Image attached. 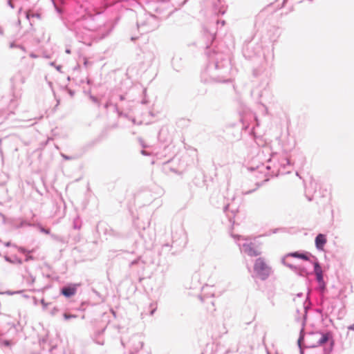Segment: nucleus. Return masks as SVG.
I'll return each instance as SVG.
<instances>
[{"label": "nucleus", "instance_id": "obj_15", "mask_svg": "<svg viewBox=\"0 0 354 354\" xmlns=\"http://www.w3.org/2000/svg\"><path fill=\"white\" fill-rule=\"evenodd\" d=\"M4 259L6 261L10 263H12V264H22L23 261L21 259L18 258L16 256H14L12 257H8V256H5L4 257Z\"/></svg>", "mask_w": 354, "mask_h": 354}, {"label": "nucleus", "instance_id": "obj_33", "mask_svg": "<svg viewBox=\"0 0 354 354\" xmlns=\"http://www.w3.org/2000/svg\"><path fill=\"white\" fill-rule=\"evenodd\" d=\"M41 231L42 232H44L45 234H49V233H50L49 230H46V229L43 228V227H41Z\"/></svg>", "mask_w": 354, "mask_h": 354}, {"label": "nucleus", "instance_id": "obj_50", "mask_svg": "<svg viewBox=\"0 0 354 354\" xmlns=\"http://www.w3.org/2000/svg\"><path fill=\"white\" fill-rule=\"evenodd\" d=\"M273 58H274V54H273V53H272V57H271V59H273Z\"/></svg>", "mask_w": 354, "mask_h": 354}, {"label": "nucleus", "instance_id": "obj_47", "mask_svg": "<svg viewBox=\"0 0 354 354\" xmlns=\"http://www.w3.org/2000/svg\"><path fill=\"white\" fill-rule=\"evenodd\" d=\"M60 68H61V66H57V69L58 71H59V70H60Z\"/></svg>", "mask_w": 354, "mask_h": 354}, {"label": "nucleus", "instance_id": "obj_45", "mask_svg": "<svg viewBox=\"0 0 354 354\" xmlns=\"http://www.w3.org/2000/svg\"><path fill=\"white\" fill-rule=\"evenodd\" d=\"M66 53L69 54V53H71V50L69 49H66Z\"/></svg>", "mask_w": 354, "mask_h": 354}, {"label": "nucleus", "instance_id": "obj_5", "mask_svg": "<svg viewBox=\"0 0 354 354\" xmlns=\"http://www.w3.org/2000/svg\"><path fill=\"white\" fill-rule=\"evenodd\" d=\"M233 237L241 252H244L250 257H257L261 254V252L256 248L255 245L252 242H249L248 239L239 235H233Z\"/></svg>", "mask_w": 354, "mask_h": 354}, {"label": "nucleus", "instance_id": "obj_27", "mask_svg": "<svg viewBox=\"0 0 354 354\" xmlns=\"http://www.w3.org/2000/svg\"><path fill=\"white\" fill-rule=\"evenodd\" d=\"M150 308H151V310L150 311V315H153L154 314L155 311L156 310V304H151Z\"/></svg>", "mask_w": 354, "mask_h": 354}, {"label": "nucleus", "instance_id": "obj_22", "mask_svg": "<svg viewBox=\"0 0 354 354\" xmlns=\"http://www.w3.org/2000/svg\"><path fill=\"white\" fill-rule=\"evenodd\" d=\"M26 281L28 284L29 285H32L34 283V282L35 281V277H33L32 274H29L26 279Z\"/></svg>", "mask_w": 354, "mask_h": 354}, {"label": "nucleus", "instance_id": "obj_1", "mask_svg": "<svg viewBox=\"0 0 354 354\" xmlns=\"http://www.w3.org/2000/svg\"><path fill=\"white\" fill-rule=\"evenodd\" d=\"M202 73V81L209 82H227L230 80L231 70L229 59L221 54H216Z\"/></svg>", "mask_w": 354, "mask_h": 354}, {"label": "nucleus", "instance_id": "obj_4", "mask_svg": "<svg viewBox=\"0 0 354 354\" xmlns=\"http://www.w3.org/2000/svg\"><path fill=\"white\" fill-rule=\"evenodd\" d=\"M253 270L256 277L262 281L266 280L272 272V268L261 257L256 259Z\"/></svg>", "mask_w": 354, "mask_h": 354}, {"label": "nucleus", "instance_id": "obj_55", "mask_svg": "<svg viewBox=\"0 0 354 354\" xmlns=\"http://www.w3.org/2000/svg\"><path fill=\"white\" fill-rule=\"evenodd\" d=\"M210 296L213 297L214 296V293H210Z\"/></svg>", "mask_w": 354, "mask_h": 354}, {"label": "nucleus", "instance_id": "obj_39", "mask_svg": "<svg viewBox=\"0 0 354 354\" xmlns=\"http://www.w3.org/2000/svg\"><path fill=\"white\" fill-rule=\"evenodd\" d=\"M217 24H221V26H224L225 22V21H217Z\"/></svg>", "mask_w": 354, "mask_h": 354}, {"label": "nucleus", "instance_id": "obj_25", "mask_svg": "<svg viewBox=\"0 0 354 354\" xmlns=\"http://www.w3.org/2000/svg\"><path fill=\"white\" fill-rule=\"evenodd\" d=\"M64 316V318L66 319V320H68L69 319H72V318H76L77 317V315H70V314H67V313H64L63 315Z\"/></svg>", "mask_w": 354, "mask_h": 354}, {"label": "nucleus", "instance_id": "obj_46", "mask_svg": "<svg viewBox=\"0 0 354 354\" xmlns=\"http://www.w3.org/2000/svg\"><path fill=\"white\" fill-rule=\"evenodd\" d=\"M252 191H248V192H246L245 194H248L252 193Z\"/></svg>", "mask_w": 354, "mask_h": 354}, {"label": "nucleus", "instance_id": "obj_9", "mask_svg": "<svg viewBox=\"0 0 354 354\" xmlns=\"http://www.w3.org/2000/svg\"><path fill=\"white\" fill-rule=\"evenodd\" d=\"M295 253H296V254H297L299 255H301V254H311V253L308 252H303V253H301L299 252H294L288 253V254H286L285 256H283L282 257V259H281V263L283 265H284L285 266L289 268L292 271H297V266L293 265L288 260V259L290 257L297 258L296 257L293 256V254H295Z\"/></svg>", "mask_w": 354, "mask_h": 354}, {"label": "nucleus", "instance_id": "obj_18", "mask_svg": "<svg viewBox=\"0 0 354 354\" xmlns=\"http://www.w3.org/2000/svg\"><path fill=\"white\" fill-rule=\"evenodd\" d=\"M295 274H297L299 276L304 277L307 274V272L305 270V268H301L300 266H297V271H293Z\"/></svg>", "mask_w": 354, "mask_h": 354}, {"label": "nucleus", "instance_id": "obj_38", "mask_svg": "<svg viewBox=\"0 0 354 354\" xmlns=\"http://www.w3.org/2000/svg\"><path fill=\"white\" fill-rule=\"evenodd\" d=\"M141 153L142 155H144V156H148L149 155V153L147 151H145V150H142L141 151Z\"/></svg>", "mask_w": 354, "mask_h": 354}, {"label": "nucleus", "instance_id": "obj_30", "mask_svg": "<svg viewBox=\"0 0 354 354\" xmlns=\"http://www.w3.org/2000/svg\"><path fill=\"white\" fill-rule=\"evenodd\" d=\"M61 155H62V156L63 157V158L64 160H72V157L71 156H66V155H65L64 153H62Z\"/></svg>", "mask_w": 354, "mask_h": 354}, {"label": "nucleus", "instance_id": "obj_20", "mask_svg": "<svg viewBox=\"0 0 354 354\" xmlns=\"http://www.w3.org/2000/svg\"><path fill=\"white\" fill-rule=\"evenodd\" d=\"M230 205H225V206L224 207L223 210H224V212L226 213V214H227V216H228L229 219H230V220H231L232 216H234L235 212H236V210H235V209H231L232 216H230V215L228 214V211L230 210Z\"/></svg>", "mask_w": 354, "mask_h": 354}, {"label": "nucleus", "instance_id": "obj_16", "mask_svg": "<svg viewBox=\"0 0 354 354\" xmlns=\"http://www.w3.org/2000/svg\"><path fill=\"white\" fill-rule=\"evenodd\" d=\"M145 264V262L143 260H142L140 257H138V259L132 261L129 263V267L131 268L135 265H138L141 269H144Z\"/></svg>", "mask_w": 354, "mask_h": 354}, {"label": "nucleus", "instance_id": "obj_53", "mask_svg": "<svg viewBox=\"0 0 354 354\" xmlns=\"http://www.w3.org/2000/svg\"><path fill=\"white\" fill-rule=\"evenodd\" d=\"M56 9L58 12H60L59 9L58 8L56 7Z\"/></svg>", "mask_w": 354, "mask_h": 354}, {"label": "nucleus", "instance_id": "obj_52", "mask_svg": "<svg viewBox=\"0 0 354 354\" xmlns=\"http://www.w3.org/2000/svg\"><path fill=\"white\" fill-rule=\"evenodd\" d=\"M70 95H73V93L71 91H70Z\"/></svg>", "mask_w": 354, "mask_h": 354}, {"label": "nucleus", "instance_id": "obj_35", "mask_svg": "<svg viewBox=\"0 0 354 354\" xmlns=\"http://www.w3.org/2000/svg\"><path fill=\"white\" fill-rule=\"evenodd\" d=\"M348 329L349 330H353V331H354V324H351V325L348 326Z\"/></svg>", "mask_w": 354, "mask_h": 354}, {"label": "nucleus", "instance_id": "obj_13", "mask_svg": "<svg viewBox=\"0 0 354 354\" xmlns=\"http://www.w3.org/2000/svg\"><path fill=\"white\" fill-rule=\"evenodd\" d=\"M77 292V286L73 284L71 286H64L62 290V294L66 297H71L75 295Z\"/></svg>", "mask_w": 354, "mask_h": 354}, {"label": "nucleus", "instance_id": "obj_32", "mask_svg": "<svg viewBox=\"0 0 354 354\" xmlns=\"http://www.w3.org/2000/svg\"><path fill=\"white\" fill-rule=\"evenodd\" d=\"M41 304H42L44 308H46L48 306V304L45 302L44 299L41 300Z\"/></svg>", "mask_w": 354, "mask_h": 354}, {"label": "nucleus", "instance_id": "obj_24", "mask_svg": "<svg viewBox=\"0 0 354 354\" xmlns=\"http://www.w3.org/2000/svg\"><path fill=\"white\" fill-rule=\"evenodd\" d=\"M10 47L11 48H20L21 50H22L23 51H25V48H24V46H21V45H17V44H15V43H11V44H10Z\"/></svg>", "mask_w": 354, "mask_h": 354}, {"label": "nucleus", "instance_id": "obj_42", "mask_svg": "<svg viewBox=\"0 0 354 354\" xmlns=\"http://www.w3.org/2000/svg\"><path fill=\"white\" fill-rule=\"evenodd\" d=\"M5 245H6V247H9V246H10V245H11V243H10V242H6V243H5Z\"/></svg>", "mask_w": 354, "mask_h": 354}, {"label": "nucleus", "instance_id": "obj_51", "mask_svg": "<svg viewBox=\"0 0 354 354\" xmlns=\"http://www.w3.org/2000/svg\"><path fill=\"white\" fill-rule=\"evenodd\" d=\"M22 10V8H20L19 10V12H21Z\"/></svg>", "mask_w": 354, "mask_h": 354}, {"label": "nucleus", "instance_id": "obj_10", "mask_svg": "<svg viewBox=\"0 0 354 354\" xmlns=\"http://www.w3.org/2000/svg\"><path fill=\"white\" fill-rule=\"evenodd\" d=\"M131 343V351L129 354H136L139 350H140L143 345V341L141 339V337L139 335H133L131 337L130 339Z\"/></svg>", "mask_w": 354, "mask_h": 354}, {"label": "nucleus", "instance_id": "obj_14", "mask_svg": "<svg viewBox=\"0 0 354 354\" xmlns=\"http://www.w3.org/2000/svg\"><path fill=\"white\" fill-rule=\"evenodd\" d=\"M319 337L317 339V345L321 346L328 342L329 339L328 333H320Z\"/></svg>", "mask_w": 354, "mask_h": 354}, {"label": "nucleus", "instance_id": "obj_34", "mask_svg": "<svg viewBox=\"0 0 354 354\" xmlns=\"http://www.w3.org/2000/svg\"><path fill=\"white\" fill-rule=\"evenodd\" d=\"M32 259H33V257H32V256H30V255H27V256H26V259H25V261H28L29 260H32Z\"/></svg>", "mask_w": 354, "mask_h": 354}, {"label": "nucleus", "instance_id": "obj_12", "mask_svg": "<svg viewBox=\"0 0 354 354\" xmlns=\"http://www.w3.org/2000/svg\"><path fill=\"white\" fill-rule=\"evenodd\" d=\"M327 242V239L325 234H319L317 235L315 239V247L317 250L323 251L324 245Z\"/></svg>", "mask_w": 354, "mask_h": 354}, {"label": "nucleus", "instance_id": "obj_43", "mask_svg": "<svg viewBox=\"0 0 354 354\" xmlns=\"http://www.w3.org/2000/svg\"><path fill=\"white\" fill-rule=\"evenodd\" d=\"M120 100H124V96L122 95H120Z\"/></svg>", "mask_w": 354, "mask_h": 354}, {"label": "nucleus", "instance_id": "obj_40", "mask_svg": "<svg viewBox=\"0 0 354 354\" xmlns=\"http://www.w3.org/2000/svg\"><path fill=\"white\" fill-rule=\"evenodd\" d=\"M57 308H54L53 310H52L51 313L52 315H55V313L57 311Z\"/></svg>", "mask_w": 354, "mask_h": 354}, {"label": "nucleus", "instance_id": "obj_19", "mask_svg": "<svg viewBox=\"0 0 354 354\" xmlns=\"http://www.w3.org/2000/svg\"><path fill=\"white\" fill-rule=\"evenodd\" d=\"M13 344L10 340L0 339V346L10 347Z\"/></svg>", "mask_w": 354, "mask_h": 354}, {"label": "nucleus", "instance_id": "obj_29", "mask_svg": "<svg viewBox=\"0 0 354 354\" xmlns=\"http://www.w3.org/2000/svg\"><path fill=\"white\" fill-rule=\"evenodd\" d=\"M18 250L23 253V254H27V253H30V251H28L26 249H25L24 248H22V247H18L17 248Z\"/></svg>", "mask_w": 354, "mask_h": 354}, {"label": "nucleus", "instance_id": "obj_7", "mask_svg": "<svg viewBox=\"0 0 354 354\" xmlns=\"http://www.w3.org/2000/svg\"><path fill=\"white\" fill-rule=\"evenodd\" d=\"M238 351V344L235 340H233L230 342H225L223 344H219L217 345L218 354L234 353L237 352Z\"/></svg>", "mask_w": 354, "mask_h": 354}, {"label": "nucleus", "instance_id": "obj_2", "mask_svg": "<svg viewBox=\"0 0 354 354\" xmlns=\"http://www.w3.org/2000/svg\"><path fill=\"white\" fill-rule=\"evenodd\" d=\"M257 168L261 171L266 169L270 176H278L290 173L292 165L286 155L274 153L270 155L266 165L262 164Z\"/></svg>", "mask_w": 354, "mask_h": 354}, {"label": "nucleus", "instance_id": "obj_54", "mask_svg": "<svg viewBox=\"0 0 354 354\" xmlns=\"http://www.w3.org/2000/svg\"><path fill=\"white\" fill-rule=\"evenodd\" d=\"M7 293H8V295H12V292H8Z\"/></svg>", "mask_w": 354, "mask_h": 354}, {"label": "nucleus", "instance_id": "obj_17", "mask_svg": "<svg viewBox=\"0 0 354 354\" xmlns=\"http://www.w3.org/2000/svg\"><path fill=\"white\" fill-rule=\"evenodd\" d=\"M281 35V31L278 28H273V37H270L272 42H276Z\"/></svg>", "mask_w": 354, "mask_h": 354}, {"label": "nucleus", "instance_id": "obj_21", "mask_svg": "<svg viewBox=\"0 0 354 354\" xmlns=\"http://www.w3.org/2000/svg\"><path fill=\"white\" fill-rule=\"evenodd\" d=\"M26 17L28 19H30V17H36L37 19H41V15L39 14V13H34V14H30L29 12H27L26 14Z\"/></svg>", "mask_w": 354, "mask_h": 354}, {"label": "nucleus", "instance_id": "obj_23", "mask_svg": "<svg viewBox=\"0 0 354 354\" xmlns=\"http://www.w3.org/2000/svg\"><path fill=\"white\" fill-rule=\"evenodd\" d=\"M318 284H319L318 288H319L320 292L321 293H324L325 290H326V283H325V281L322 282V283H319Z\"/></svg>", "mask_w": 354, "mask_h": 354}, {"label": "nucleus", "instance_id": "obj_48", "mask_svg": "<svg viewBox=\"0 0 354 354\" xmlns=\"http://www.w3.org/2000/svg\"><path fill=\"white\" fill-rule=\"evenodd\" d=\"M104 329L102 330V331L100 333H99L98 335H100L101 333H102L104 332Z\"/></svg>", "mask_w": 354, "mask_h": 354}, {"label": "nucleus", "instance_id": "obj_41", "mask_svg": "<svg viewBox=\"0 0 354 354\" xmlns=\"http://www.w3.org/2000/svg\"><path fill=\"white\" fill-rule=\"evenodd\" d=\"M297 297H304V294H303V293H301V292L298 293V294L297 295Z\"/></svg>", "mask_w": 354, "mask_h": 354}, {"label": "nucleus", "instance_id": "obj_28", "mask_svg": "<svg viewBox=\"0 0 354 354\" xmlns=\"http://www.w3.org/2000/svg\"><path fill=\"white\" fill-rule=\"evenodd\" d=\"M90 99L94 103L97 104L98 106H100V102L97 100V98L93 95H90L89 96Z\"/></svg>", "mask_w": 354, "mask_h": 354}, {"label": "nucleus", "instance_id": "obj_11", "mask_svg": "<svg viewBox=\"0 0 354 354\" xmlns=\"http://www.w3.org/2000/svg\"><path fill=\"white\" fill-rule=\"evenodd\" d=\"M173 238V243L176 244V245L179 246L180 248H184L188 242L187 236L184 232V230H180L179 231V239H177L176 238V235H174L172 236Z\"/></svg>", "mask_w": 354, "mask_h": 354}, {"label": "nucleus", "instance_id": "obj_44", "mask_svg": "<svg viewBox=\"0 0 354 354\" xmlns=\"http://www.w3.org/2000/svg\"><path fill=\"white\" fill-rule=\"evenodd\" d=\"M3 34V31L2 28L0 27V35H2Z\"/></svg>", "mask_w": 354, "mask_h": 354}, {"label": "nucleus", "instance_id": "obj_6", "mask_svg": "<svg viewBox=\"0 0 354 354\" xmlns=\"http://www.w3.org/2000/svg\"><path fill=\"white\" fill-rule=\"evenodd\" d=\"M293 256L297 257V259L307 261L313 264L314 267V273L315 274L317 283H319L324 282L322 268L317 258L315 256L313 255L312 254L299 255L296 253H295V254H293Z\"/></svg>", "mask_w": 354, "mask_h": 354}, {"label": "nucleus", "instance_id": "obj_31", "mask_svg": "<svg viewBox=\"0 0 354 354\" xmlns=\"http://www.w3.org/2000/svg\"><path fill=\"white\" fill-rule=\"evenodd\" d=\"M95 342L100 345H103L104 344V340L103 339H100V338L99 339H95Z\"/></svg>", "mask_w": 354, "mask_h": 354}, {"label": "nucleus", "instance_id": "obj_8", "mask_svg": "<svg viewBox=\"0 0 354 354\" xmlns=\"http://www.w3.org/2000/svg\"><path fill=\"white\" fill-rule=\"evenodd\" d=\"M310 301L309 300L308 296L307 295V297L305 299V301L304 303V313L303 315V318H302V321H301L302 328L300 330L299 337V339L297 340L298 346H299V347L300 348V350H301V354H303V352H302V350H301V343H302V342L304 340V326L306 324V317H307V311H308V309L310 308Z\"/></svg>", "mask_w": 354, "mask_h": 354}, {"label": "nucleus", "instance_id": "obj_49", "mask_svg": "<svg viewBox=\"0 0 354 354\" xmlns=\"http://www.w3.org/2000/svg\"><path fill=\"white\" fill-rule=\"evenodd\" d=\"M121 344H122V345L123 346H124V343L123 342V341H122V340L121 341Z\"/></svg>", "mask_w": 354, "mask_h": 354}, {"label": "nucleus", "instance_id": "obj_37", "mask_svg": "<svg viewBox=\"0 0 354 354\" xmlns=\"http://www.w3.org/2000/svg\"><path fill=\"white\" fill-rule=\"evenodd\" d=\"M208 288H209V287L207 286L203 288V292L204 295L206 294L207 289H208Z\"/></svg>", "mask_w": 354, "mask_h": 354}, {"label": "nucleus", "instance_id": "obj_36", "mask_svg": "<svg viewBox=\"0 0 354 354\" xmlns=\"http://www.w3.org/2000/svg\"><path fill=\"white\" fill-rule=\"evenodd\" d=\"M111 102L110 101H108L105 104H104V108L105 109H108V107L111 105Z\"/></svg>", "mask_w": 354, "mask_h": 354}, {"label": "nucleus", "instance_id": "obj_3", "mask_svg": "<svg viewBox=\"0 0 354 354\" xmlns=\"http://www.w3.org/2000/svg\"><path fill=\"white\" fill-rule=\"evenodd\" d=\"M137 25L141 34H145L156 30L159 26V20L153 15L145 13L139 17Z\"/></svg>", "mask_w": 354, "mask_h": 354}, {"label": "nucleus", "instance_id": "obj_26", "mask_svg": "<svg viewBox=\"0 0 354 354\" xmlns=\"http://www.w3.org/2000/svg\"><path fill=\"white\" fill-rule=\"evenodd\" d=\"M226 12V8L224 6H221L218 10V13L224 15Z\"/></svg>", "mask_w": 354, "mask_h": 354}]
</instances>
